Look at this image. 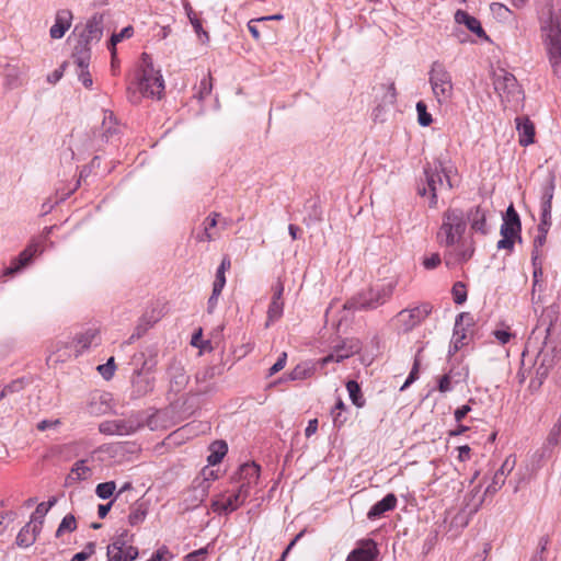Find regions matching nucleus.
I'll return each instance as SVG.
<instances>
[{
    "label": "nucleus",
    "mask_w": 561,
    "mask_h": 561,
    "mask_svg": "<svg viewBox=\"0 0 561 561\" xmlns=\"http://www.w3.org/2000/svg\"><path fill=\"white\" fill-rule=\"evenodd\" d=\"M466 215L459 208H448L442 217L437 231V243L445 249L444 259L447 266L469 261L476 251L474 240L466 236Z\"/></svg>",
    "instance_id": "nucleus-1"
},
{
    "label": "nucleus",
    "mask_w": 561,
    "mask_h": 561,
    "mask_svg": "<svg viewBox=\"0 0 561 561\" xmlns=\"http://www.w3.org/2000/svg\"><path fill=\"white\" fill-rule=\"evenodd\" d=\"M540 37L557 76H561V0L546 3L538 13Z\"/></svg>",
    "instance_id": "nucleus-2"
},
{
    "label": "nucleus",
    "mask_w": 561,
    "mask_h": 561,
    "mask_svg": "<svg viewBox=\"0 0 561 561\" xmlns=\"http://www.w3.org/2000/svg\"><path fill=\"white\" fill-rule=\"evenodd\" d=\"M451 188L453 182L449 176V171H446L440 165L439 168L424 169V181L419 184L417 193L422 197H427L428 206L435 208L437 206L438 196Z\"/></svg>",
    "instance_id": "nucleus-3"
},
{
    "label": "nucleus",
    "mask_w": 561,
    "mask_h": 561,
    "mask_svg": "<svg viewBox=\"0 0 561 561\" xmlns=\"http://www.w3.org/2000/svg\"><path fill=\"white\" fill-rule=\"evenodd\" d=\"M394 282L376 285L364 289L346 301L345 308L354 310H371L383 305L393 294Z\"/></svg>",
    "instance_id": "nucleus-4"
},
{
    "label": "nucleus",
    "mask_w": 561,
    "mask_h": 561,
    "mask_svg": "<svg viewBox=\"0 0 561 561\" xmlns=\"http://www.w3.org/2000/svg\"><path fill=\"white\" fill-rule=\"evenodd\" d=\"M100 342V330L89 328L77 333L70 341H58L55 344V350L57 353H60L58 359L65 362L72 356L78 357L90 346L98 345Z\"/></svg>",
    "instance_id": "nucleus-5"
},
{
    "label": "nucleus",
    "mask_w": 561,
    "mask_h": 561,
    "mask_svg": "<svg viewBox=\"0 0 561 561\" xmlns=\"http://www.w3.org/2000/svg\"><path fill=\"white\" fill-rule=\"evenodd\" d=\"M428 82L434 99L439 105H447L453 101L455 95L453 77L442 62L434 61L432 64L428 72Z\"/></svg>",
    "instance_id": "nucleus-6"
},
{
    "label": "nucleus",
    "mask_w": 561,
    "mask_h": 561,
    "mask_svg": "<svg viewBox=\"0 0 561 561\" xmlns=\"http://www.w3.org/2000/svg\"><path fill=\"white\" fill-rule=\"evenodd\" d=\"M142 96L160 99L164 91V80L160 70L154 69L149 55L142 54L141 69L137 82Z\"/></svg>",
    "instance_id": "nucleus-7"
},
{
    "label": "nucleus",
    "mask_w": 561,
    "mask_h": 561,
    "mask_svg": "<svg viewBox=\"0 0 561 561\" xmlns=\"http://www.w3.org/2000/svg\"><path fill=\"white\" fill-rule=\"evenodd\" d=\"M493 85L499 94L501 102L505 106H518L523 101V91L511 72L503 68H497L493 72Z\"/></svg>",
    "instance_id": "nucleus-8"
},
{
    "label": "nucleus",
    "mask_w": 561,
    "mask_h": 561,
    "mask_svg": "<svg viewBox=\"0 0 561 561\" xmlns=\"http://www.w3.org/2000/svg\"><path fill=\"white\" fill-rule=\"evenodd\" d=\"M520 220L513 205H510L503 217L501 226L502 238L497 241V249L512 250L516 238H519Z\"/></svg>",
    "instance_id": "nucleus-9"
},
{
    "label": "nucleus",
    "mask_w": 561,
    "mask_h": 561,
    "mask_svg": "<svg viewBox=\"0 0 561 561\" xmlns=\"http://www.w3.org/2000/svg\"><path fill=\"white\" fill-rule=\"evenodd\" d=\"M126 530L112 538L106 548L107 561H134L139 552L136 547L128 543Z\"/></svg>",
    "instance_id": "nucleus-10"
},
{
    "label": "nucleus",
    "mask_w": 561,
    "mask_h": 561,
    "mask_svg": "<svg viewBox=\"0 0 561 561\" xmlns=\"http://www.w3.org/2000/svg\"><path fill=\"white\" fill-rule=\"evenodd\" d=\"M433 307L428 302H423L416 307L401 310L397 314V321L403 331L408 332L422 323L432 312Z\"/></svg>",
    "instance_id": "nucleus-11"
},
{
    "label": "nucleus",
    "mask_w": 561,
    "mask_h": 561,
    "mask_svg": "<svg viewBox=\"0 0 561 561\" xmlns=\"http://www.w3.org/2000/svg\"><path fill=\"white\" fill-rule=\"evenodd\" d=\"M362 350V343L358 339L352 337L343 340L341 343L332 347V352L325 357L319 359L320 368L329 363H340L344 359L357 354Z\"/></svg>",
    "instance_id": "nucleus-12"
},
{
    "label": "nucleus",
    "mask_w": 561,
    "mask_h": 561,
    "mask_svg": "<svg viewBox=\"0 0 561 561\" xmlns=\"http://www.w3.org/2000/svg\"><path fill=\"white\" fill-rule=\"evenodd\" d=\"M250 494L245 488H238L234 493L221 494L211 503V510L218 514L234 512L244 504Z\"/></svg>",
    "instance_id": "nucleus-13"
},
{
    "label": "nucleus",
    "mask_w": 561,
    "mask_h": 561,
    "mask_svg": "<svg viewBox=\"0 0 561 561\" xmlns=\"http://www.w3.org/2000/svg\"><path fill=\"white\" fill-rule=\"evenodd\" d=\"M156 362H145L133 379V392L137 397H144L154 389L156 379L152 376Z\"/></svg>",
    "instance_id": "nucleus-14"
},
{
    "label": "nucleus",
    "mask_w": 561,
    "mask_h": 561,
    "mask_svg": "<svg viewBox=\"0 0 561 561\" xmlns=\"http://www.w3.org/2000/svg\"><path fill=\"white\" fill-rule=\"evenodd\" d=\"M140 422L135 417L115 419L103 421L99 425L101 433L106 435H130L140 427Z\"/></svg>",
    "instance_id": "nucleus-15"
},
{
    "label": "nucleus",
    "mask_w": 561,
    "mask_h": 561,
    "mask_svg": "<svg viewBox=\"0 0 561 561\" xmlns=\"http://www.w3.org/2000/svg\"><path fill=\"white\" fill-rule=\"evenodd\" d=\"M102 35L103 18L101 15H94L87 22L85 27L80 35L81 39L78 46H76L75 51L83 47L89 48V45L92 43H98Z\"/></svg>",
    "instance_id": "nucleus-16"
},
{
    "label": "nucleus",
    "mask_w": 561,
    "mask_h": 561,
    "mask_svg": "<svg viewBox=\"0 0 561 561\" xmlns=\"http://www.w3.org/2000/svg\"><path fill=\"white\" fill-rule=\"evenodd\" d=\"M515 465V456L510 455L508 457H506L501 468L495 471L492 481L485 488L484 495L495 494L504 485L506 477L513 471Z\"/></svg>",
    "instance_id": "nucleus-17"
},
{
    "label": "nucleus",
    "mask_w": 561,
    "mask_h": 561,
    "mask_svg": "<svg viewBox=\"0 0 561 561\" xmlns=\"http://www.w3.org/2000/svg\"><path fill=\"white\" fill-rule=\"evenodd\" d=\"M554 365V355L552 352L540 348L534 360V370L537 385L540 386Z\"/></svg>",
    "instance_id": "nucleus-18"
},
{
    "label": "nucleus",
    "mask_w": 561,
    "mask_h": 561,
    "mask_svg": "<svg viewBox=\"0 0 561 561\" xmlns=\"http://www.w3.org/2000/svg\"><path fill=\"white\" fill-rule=\"evenodd\" d=\"M90 57H91L90 48H85V47H83L81 49H77V51H75L72 55L73 62L79 68V73H78L79 80L82 82V84L85 88H91L92 83H93L91 75L88 71Z\"/></svg>",
    "instance_id": "nucleus-19"
},
{
    "label": "nucleus",
    "mask_w": 561,
    "mask_h": 561,
    "mask_svg": "<svg viewBox=\"0 0 561 561\" xmlns=\"http://www.w3.org/2000/svg\"><path fill=\"white\" fill-rule=\"evenodd\" d=\"M486 209L481 206L471 208L466 215V221L470 224L472 232L486 234L489 232V226L486 224Z\"/></svg>",
    "instance_id": "nucleus-20"
},
{
    "label": "nucleus",
    "mask_w": 561,
    "mask_h": 561,
    "mask_svg": "<svg viewBox=\"0 0 561 561\" xmlns=\"http://www.w3.org/2000/svg\"><path fill=\"white\" fill-rule=\"evenodd\" d=\"M553 176H551L548 183L543 187L541 197V211H540V227H550L551 225V202L553 198Z\"/></svg>",
    "instance_id": "nucleus-21"
},
{
    "label": "nucleus",
    "mask_w": 561,
    "mask_h": 561,
    "mask_svg": "<svg viewBox=\"0 0 561 561\" xmlns=\"http://www.w3.org/2000/svg\"><path fill=\"white\" fill-rule=\"evenodd\" d=\"M516 130L518 134V142L523 147H527L535 142V125L527 116L515 118Z\"/></svg>",
    "instance_id": "nucleus-22"
},
{
    "label": "nucleus",
    "mask_w": 561,
    "mask_h": 561,
    "mask_svg": "<svg viewBox=\"0 0 561 561\" xmlns=\"http://www.w3.org/2000/svg\"><path fill=\"white\" fill-rule=\"evenodd\" d=\"M240 488H245L251 494L252 489L257 484L260 478V467L254 463H244L240 467Z\"/></svg>",
    "instance_id": "nucleus-23"
},
{
    "label": "nucleus",
    "mask_w": 561,
    "mask_h": 561,
    "mask_svg": "<svg viewBox=\"0 0 561 561\" xmlns=\"http://www.w3.org/2000/svg\"><path fill=\"white\" fill-rule=\"evenodd\" d=\"M28 67L23 65H7L4 68V84L9 89H16L24 83Z\"/></svg>",
    "instance_id": "nucleus-24"
},
{
    "label": "nucleus",
    "mask_w": 561,
    "mask_h": 561,
    "mask_svg": "<svg viewBox=\"0 0 561 561\" xmlns=\"http://www.w3.org/2000/svg\"><path fill=\"white\" fill-rule=\"evenodd\" d=\"M377 553L376 543L373 540H365L348 554L346 561H375Z\"/></svg>",
    "instance_id": "nucleus-25"
},
{
    "label": "nucleus",
    "mask_w": 561,
    "mask_h": 561,
    "mask_svg": "<svg viewBox=\"0 0 561 561\" xmlns=\"http://www.w3.org/2000/svg\"><path fill=\"white\" fill-rule=\"evenodd\" d=\"M283 291H284V286L282 283H278L274 287V294L272 297V301L268 306L266 327H268L270 323L278 320L283 314V310H284V304L282 301Z\"/></svg>",
    "instance_id": "nucleus-26"
},
{
    "label": "nucleus",
    "mask_w": 561,
    "mask_h": 561,
    "mask_svg": "<svg viewBox=\"0 0 561 561\" xmlns=\"http://www.w3.org/2000/svg\"><path fill=\"white\" fill-rule=\"evenodd\" d=\"M71 19L72 15L67 10L57 12L55 23L49 30L50 37L54 39L61 38L65 35V33L70 28Z\"/></svg>",
    "instance_id": "nucleus-27"
},
{
    "label": "nucleus",
    "mask_w": 561,
    "mask_h": 561,
    "mask_svg": "<svg viewBox=\"0 0 561 561\" xmlns=\"http://www.w3.org/2000/svg\"><path fill=\"white\" fill-rule=\"evenodd\" d=\"M38 251V247L36 244L28 245L25 250H23L19 257H16L9 267L5 268L4 275H13L16 272L21 271L24 266H26L33 259V256Z\"/></svg>",
    "instance_id": "nucleus-28"
},
{
    "label": "nucleus",
    "mask_w": 561,
    "mask_h": 561,
    "mask_svg": "<svg viewBox=\"0 0 561 561\" xmlns=\"http://www.w3.org/2000/svg\"><path fill=\"white\" fill-rule=\"evenodd\" d=\"M397 506V497L394 494L389 493L382 500L378 501L371 506L367 513V518L375 520L383 515L386 512L392 511Z\"/></svg>",
    "instance_id": "nucleus-29"
},
{
    "label": "nucleus",
    "mask_w": 561,
    "mask_h": 561,
    "mask_svg": "<svg viewBox=\"0 0 561 561\" xmlns=\"http://www.w3.org/2000/svg\"><path fill=\"white\" fill-rule=\"evenodd\" d=\"M455 21L458 24H465L469 31L474 33L480 38H488L481 23L474 16L469 15L466 11L457 10L455 13Z\"/></svg>",
    "instance_id": "nucleus-30"
},
{
    "label": "nucleus",
    "mask_w": 561,
    "mask_h": 561,
    "mask_svg": "<svg viewBox=\"0 0 561 561\" xmlns=\"http://www.w3.org/2000/svg\"><path fill=\"white\" fill-rule=\"evenodd\" d=\"M42 527L37 524L32 525L27 523L25 526L21 528L16 536V545L22 548H27L32 546L37 537V534L41 531Z\"/></svg>",
    "instance_id": "nucleus-31"
},
{
    "label": "nucleus",
    "mask_w": 561,
    "mask_h": 561,
    "mask_svg": "<svg viewBox=\"0 0 561 561\" xmlns=\"http://www.w3.org/2000/svg\"><path fill=\"white\" fill-rule=\"evenodd\" d=\"M320 367L319 360L318 362H302L299 363L289 374L288 379L289 380H305L310 377H312L317 370V368Z\"/></svg>",
    "instance_id": "nucleus-32"
},
{
    "label": "nucleus",
    "mask_w": 561,
    "mask_h": 561,
    "mask_svg": "<svg viewBox=\"0 0 561 561\" xmlns=\"http://www.w3.org/2000/svg\"><path fill=\"white\" fill-rule=\"evenodd\" d=\"M481 484L476 485L468 494L465 496V505L469 513L473 514L479 511L484 502V493L480 494Z\"/></svg>",
    "instance_id": "nucleus-33"
},
{
    "label": "nucleus",
    "mask_w": 561,
    "mask_h": 561,
    "mask_svg": "<svg viewBox=\"0 0 561 561\" xmlns=\"http://www.w3.org/2000/svg\"><path fill=\"white\" fill-rule=\"evenodd\" d=\"M134 35V28L133 26L128 25L124 27L119 33H114L111 36L110 43H108V49L111 50L112 55V65L114 66V61L116 58V45L121 43L123 39L130 38Z\"/></svg>",
    "instance_id": "nucleus-34"
},
{
    "label": "nucleus",
    "mask_w": 561,
    "mask_h": 561,
    "mask_svg": "<svg viewBox=\"0 0 561 561\" xmlns=\"http://www.w3.org/2000/svg\"><path fill=\"white\" fill-rule=\"evenodd\" d=\"M228 446L224 440H216L210 445V455L207 458L209 465L219 463L227 454Z\"/></svg>",
    "instance_id": "nucleus-35"
},
{
    "label": "nucleus",
    "mask_w": 561,
    "mask_h": 561,
    "mask_svg": "<svg viewBox=\"0 0 561 561\" xmlns=\"http://www.w3.org/2000/svg\"><path fill=\"white\" fill-rule=\"evenodd\" d=\"M91 477V469L87 466L84 460H79L75 463L71 472L68 476L69 482H77L87 480Z\"/></svg>",
    "instance_id": "nucleus-36"
},
{
    "label": "nucleus",
    "mask_w": 561,
    "mask_h": 561,
    "mask_svg": "<svg viewBox=\"0 0 561 561\" xmlns=\"http://www.w3.org/2000/svg\"><path fill=\"white\" fill-rule=\"evenodd\" d=\"M346 389L350 394V399L352 400L353 404L357 408H362L365 404V399L362 396V390L357 381L350 380L346 382Z\"/></svg>",
    "instance_id": "nucleus-37"
},
{
    "label": "nucleus",
    "mask_w": 561,
    "mask_h": 561,
    "mask_svg": "<svg viewBox=\"0 0 561 561\" xmlns=\"http://www.w3.org/2000/svg\"><path fill=\"white\" fill-rule=\"evenodd\" d=\"M171 382L176 387V390L183 388L187 382V376L184 369L179 365H173L170 368Z\"/></svg>",
    "instance_id": "nucleus-38"
},
{
    "label": "nucleus",
    "mask_w": 561,
    "mask_h": 561,
    "mask_svg": "<svg viewBox=\"0 0 561 561\" xmlns=\"http://www.w3.org/2000/svg\"><path fill=\"white\" fill-rule=\"evenodd\" d=\"M231 267V261L228 256H224L221 260V263L216 272V277L213 283V285H216L218 287H225L226 285V272Z\"/></svg>",
    "instance_id": "nucleus-39"
},
{
    "label": "nucleus",
    "mask_w": 561,
    "mask_h": 561,
    "mask_svg": "<svg viewBox=\"0 0 561 561\" xmlns=\"http://www.w3.org/2000/svg\"><path fill=\"white\" fill-rule=\"evenodd\" d=\"M147 515V510L144 504H135L130 508V513L128 515V522L130 525H137L141 523Z\"/></svg>",
    "instance_id": "nucleus-40"
},
{
    "label": "nucleus",
    "mask_w": 561,
    "mask_h": 561,
    "mask_svg": "<svg viewBox=\"0 0 561 561\" xmlns=\"http://www.w3.org/2000/svg\"><path fill=\"white\" fill-rule=\"evenodd\" d=\"M417 122L421 126H430L433 122L432 115L427 112V106L423 101L416 103Z\"/></svg>",
    "instance_id": "nucleus-41"
},
{
    "label": "nucleus",
    "mask_w": 561,
    "mask_h": 561,
    "mask_svg": "<svg viewBox=\"0 0 561 561\" xmlns=\"http://www.w3.org/2000/svg\"><path fill=\"white\" fill-rule=\"evenodd\" d=\"M57 500L55 497L50 499L48 502L39 503L33 513V518L38 519V526L42 527L43 518L48 513V511L56 504Z\"/></svg>",
    "instance_id": "nucleus-42"
},
{
    "label": "nucleus",
    "mask_w": 561,
    "mask_h": 561,
    "mask_svg": "<svg viewBox=\"0 0 561 561\" xmlns=\"http://www.w3.org/2000/svg\"><path fill=\"white\" fill-rule=\"evenodd\" d=\"M116 490V484L114 481L103 482L96 485L95 493L102 499L106 500L111 497Z\"/></svg>",
    "instance_id": "nucleus-43"
},
{
    "label": "nucleus",
    "mask_w": 561,
    "mask_h": 561,
    "mask_svg": "<svg viewBox=\"0 0 561 561\" xmlns=\"http://www.w3.org/2000/svg\"><path fill=\"white\" fill-rule=\"evenodd\" d=\"M77 528V522L73 515H66L58 526L56 536L60 537L65 531L71 533Z\"/></svg>",
    "instance_id": "nucleus-44"
},
{
    "label": "nucleus",
    "mask_w": 561,
    "mask_h": 561,
    "mask_svg": "<svg viewBox=\"0 0 561 561\" xmlns=\"http://www.w3.org/2000/svg\"><path fill=\"white\" fill-rule=\"evenodd\" d=\"M153 322H154V320L152 322H150V321H147L146 318H142L140 320V322L138 323V325L136 327L134 333L125 342V344H131L136 340L140 339L145 334V332L148 330V328L152 325Z\"/></svg>",
    "instance_id": "nucleus-45"
},
{
    "label": "nucleus",
    "mask_w": 561,
    "mask_h": 561,
    "mask_svg": "<svg viewBox=\"0 0 561 561\" xmlns=\"http://www.w3.org/2000/svg\"><path fill=\"white\" fill-rule=\"evenodd\" d=\"M153 322H154V320L152 322H150V321H147L146 318H142L140 320V322L138 323V325L136 327L134 333L125 342V344H131L136 340L140 339L145 334V332L148 330V328L152 325Z\"/></svg>",
    "instance_id": "nucleus-46"
},
{
    "label": "nucleus",
    "mask_w": 561,
    "mask_h": 561,
    "mask_svg": "<svg viewBox=\"0 0 561 561\" xmlns=\"http://www.w3.org/2000/svg\"><path fill=\"white\" fill-rule=\"evenodd\" d=\"M537 334H540V328H536L533 331L531 336L527 341L525 350L523 352V363L525 362V359L527 357H529L531 354H534L538 351V346L536 345V342H535V340H537Z\"/></svg>",
    "instance_id": "nucleus-47"
},
{
    "label": "nucleus",
    "mask_w": 561,
    "mask_h": 561,
    "mask_svg": "<svg viewBox=\"0 0 561 561\" xmlns=\"http://www.w3.org/2000/svg\"><path fill=\"white\" fill-rule=\"evenodd\" d=\"M116 366L114 357H110L105 364L99 365L98 370L105 380H110L115 373Z\"/></svg>",
    "instance_id": "nucleus-48"
},
{
    "label": "nucleus",
    "mask_w": 561,
    "mask_h": 561,
    "mask_svg": "<svg viewBox=\"0 0 561 561\" xmlns=\"http://www.w3.org/2000/svg\"><path fill=\"white\" fill-rule=\"evenodd\" d=\"M451 291H453V296H454V301L457 305H461L466 301L467 289H466V286L463 283H461V282L455 283Z\"/></svg>",
    "instance_id": "nucleus-49"
},
{
    "label": "nucleus",
    "mask_w": 561,
    "mask_h": 561,
    "mask_svg": "<svg viewBox=\"0 0 561 561\" xmlns=\"http://www.w3.org/2000/svg\"><path fill=\"white\" fill-rule=\"evenodd\" d=\"M95 552V543L94 542H89L87 543V546L84 547V549L78 553H76L70 561H85L88 560L91 556H93Z\"/></svg>",
    "instance_id": "nucleus-50"
},
{
    "label": "nucleus",
    "mask_w": 561,
    "mask_h": 561,
    "mask_svg": "<svg viewBox=\"0 0 561 561\" xmlns=\"http://www.w3.org/2000/svg\"><path fill=\"white\" fill-rule=\"evenodd\" d=\"M103 128L107 135H112L116 131V122L112 112H104Z\"/></svg>",
    "instance_id": "nucleus-51"
},
{
    "label": "nucleus",
    "mask_w": 561,
    "mask_h": 561,
    "mask_svg": "<svg viewBox=\"0 0 561 561\" xmlns=\"http://www.w3.org/2000/svg\"><path fill=\"white\" fill-rule=\"evenodd\" d=\"M222 287H218L216 285H213V291L207 302V311L209 313H213L215 308L217 307L219 296L221 295Z\"/></svg>",
    "instance_id": "nucleus-52"
},
{
    "label": "nucleus",
    "mask_w": 561,
    "mask_h": 561,
    "mask_svg": "<svg viewBox=\"0 0 561 561\" xmlns=\"http://www.w3.org/2000/svg\"><path fill=\"white\" fill-rule=\"evenodd\" d=\"M440 255L438 253H432L430 256H425L423 259V266L426 270H434L440 264Z\"/></svg>",
    "instance_id": "nucleus-53"
},
{
    "label": "nucleus",
    "mask_w": 561,
    "mask_h": 561,
    "mask_svg": "<svg viewBox=\"0 0 561 561\" xmlns=\"http://www.w3.org/2000/svg\"><path fill=\"white\" fill-rule=\"evenodd\" d=\"M493 335L499 341V343L502 345L508 343L513 336V334L511 333V331L507 328L494 330Z\"/></svg>",
    "instance_id": "nucleus-54"
},
{
    "label": "nucleus",
    "mask_w": 561,
    "mask_h": 561,
    "mask_svg": "<svg viewBox=\"0 0 561 561\" xmlns=\"http://www.w3.org/2000/svg\"><path fill=\"white\" fill-rule=\"evenodd\" d=\"M491 11L503 20H506L512 14L510 9L502 3L494 2L491 4Z\"/></svg>",
    "instance_id": "nucleus-55"
},
{
    "label": "nucleus",
    "mask_w": 561,
    "mask_h": 561,
    "mask_svg": "<svg viewBox=\"0 0 561 561\" xmlns=\"http://www.w3.org/2000/svg\"><path fill=\"white\" fill-rule=\"evenodd\" d=\"M287 362V353L283 352L276 363L270 368L267 376L271 377L275 375L276 373L280 371Z\"/></svg>",
    "instance_id": "nucleus-56"
},
{
    "label": "nucleus",
    "mask_w": 561,
    "mask_h": 561,
    "mask_svg": "<svg viewBox=\"0 0 561 561\" xmlns=\"http://www.w3.org/2000/svg\"><path fill=\"white\" fill-rule=\"evenodd\" d=\"M22 388H23L22 381L14 380V381L10 382L9 385L4 386L2 388V390L5 393V396H9L13 392H18V391L22 390Z\"/></svg>",
    "instance_id": "nucleus-57"
},
{
    "label": "nucleus",
    "mask_w": 561,
    "mask_h": 561,
    "mask_svg": "<svg viewBox=\"0 0 561 561\" xmlns=\"http://www.w3.org/2000/svg\"><path fill=\"white\" fill-rule=\"evenodd\" d=\"M218 216V214L213 213L204 220V231L210 232V230L216 227Z\"/></svg>",
    "instance_id": "nucleus-58"
},
{
    "label": "nucleus",
    "mask_w": 561,
    "mask_h": 561,
    "mask_svg": "<svg viewBox=\"0 0 561 561\" xmlns=\"http://www.w3.org/2000/svg\"><path fill=\"white\" fill-rule=\"evenodd\" d=\"M190 22L198 36L204 35L206 38H208V34L203 30L202 22L197 15H194Z\"/></svg>",
    "instance_id": "nucleus-59"
},
{
    "label": "nucleus",
    "mask_w": 561,
    "mask_h": 561,
    "mask_svg": "<svg viewBox=\"0 0 561 561\" xmlns=\"http://www.w3.org/2000/svg\"><path fill=\"white\" fill-rule=\"evenodd\" d=\"M471 411L470 404H463L458 408L455 413V420L459 423Z\"/></svg>",
    "instance_id": "nucleus-60"
},
{
    "label": "nucleus",
    "mask_w": 561,
    "mask_h": 561,
    "mask_svg": "<svg viewBox=\"0 0 561 561\" xmlns=\"http://www.w3.org/2000/svg\"><path fill=\"white\" fill-rule=\"evenodd\" d=\"M438 389L440 392H448L451 390V382L449 375H444L438 382Z\"/></svg>",
    "instance_id": "nucleus-61"
},
{
    "label": "nucleus",
    "mask_w": 561,
    "mask_h": 561,
    "mask_svg": "<svg viewBox=\"0 0 561 561\" xmlns=\"http://www.w3.org/2000/svg\"><path fill=\"white\" fill-rule=\"evenodd\" d=\"M331 415L335 427H341L346 421V417L343 416L342 411L332 410Z\"/></svg>",
    "instance_id": "nucleus-62"
},
{
    "label": "nucleus",
    "mask_w": 561,
    "mask_h": 561,
    "mask_svg": "<svg viewBox=\"0 0 561 561\" xmlns=\"http://www.w3.org/2000/svg\"><path fill=\"white\" fill-rule=\"evenodd\" d=\"M262 21L261 19L259 20H251L249 23H248V30L250 32V34L252 35V37L256 41L260 39V32H259V28H257V22Z\"/></svg>",
    "instance_id": "nucleus-63"
},
{
    "label": "nucleus",
    "mask_w": 561,
    "mask_h": 561,
    "mask_svg": "<svg viewBox=\"0 0 561 561\" xmlns=\"http://www.w3.org/2000/svg\"><path fill=\"white\" fill-rule=\"evenodd\" d=\"M64 67L65 66L62 65L60 68L54 70L50 75H48L47 81L53 84L58 82L64 76Z\"/></svg>",
    "instance_id": "nucleus-64"
}]
</instances>
